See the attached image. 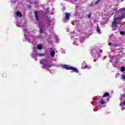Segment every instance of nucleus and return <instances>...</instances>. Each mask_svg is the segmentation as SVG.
<instances>
[{"mask_svg":"<svg viewBox=\"0 0 125 125\" xmlns=\"http://www.w3.org/2000/svg\"><path fill=\"white\" fill-rule=\"evenodd\" d=\"M100 29H99V26L98 25L97 26V32L98 34H101Z\"/></svg>","mask_w":125,"mask_h":125,"instance_id":"obj_8","label":"nucleus"},{"mask_svg":"<svg viewBox=\"0 0 125 125\" xmlns=\"http://www.w3.org/2000/svg\"><path fill=\"white\" fill-rule=\"evenodd\" d=\"M86 68H87V66H85V67L83 68V69H86Z\"/></svg>","mask_w":125,"mask_h":125,"instance_id":"obj_24","label":"nucleus"},{"mask_svg":"<svg viewBox=\"0 0 125 125\" xmlns=\"http://www.w3.org/2000/svg\"><path fill=\"white\" fill-rule=\"evenodd\" d=\"M121 72H125V67H122L121 68Z\"/></svg>","mask_w":125,"mask_h":125,"instance_id":"obj_14","label":"nucleus"},{"mask_svg":"<svg viewBox=\"0 0 125 125\" xmlns=\"http://www.w3.org/2000/svg\"><path fill=\"white\" fill-rule=\"evenodd\" d=\"M99 1H100V0H99L98 1L96 2V4H97Z\"/></svg>","mask_w":125,"mask_h":125,"instance_id":"obj_23","label":"nucleus"},{"mask_svg":"<svg viewBox=\"0 0 125 125\" xmlns=\"http://www.w3.org/2000/svg\"><path fill=\"white\" fill-rule=\"evenodd\" d=\"M108 45H109V46H111V45H112V43H109Z\"/></svg>","mask_w":125,"mask_h":125,"instance_id":"obj_21","label":"nucleus"},{"mask_svg":"<svg viewBox=\"0 0 125 125\" xmlns=\"http://www.w3.org/2000/svg\"><path fill=\"white\" fill-rule=\"evenodd\" d=\"M63 67L64 69H66V70H72V71H73V72H75V73H79L78 69L73 66H70L68 65H63Z\"/></svg>","mask_w":125,"mask_h":125,"instance_id":"obj_2","label":"nucleus"},{"mask_svg":"<svg viewBox=\"0 0 125 125\" xmlns=\"http://www.w3.org/2000/svg\"><path fill=\"white\" fill-rule=\"evenodd\" d=\"M122 80H123V81H125V75H123L122 76Z\"/></svg>","mask_w":125,"mask_h":125,"instance_id":"obj_15","label":"nucleus"},{"mask_svg":"<svg viewBox=\"0 0 125 125\" xmlns=\"http://www.w3.org/2000/svg\"><path fill=\"white\" fill-rule=\"evenodd\" d=\"M101 104H105V101H104L103 100H101Z\"/></svg>","mask_w":125,"mask_h":125,"instance_id":"obj_17","label":"nucleus"},{"mask_svg":"<svg viewBox=\"0 0 125 125\" xmlns=\"http://www.w3.org/2000/svg\"><path fill=\"white\" fill-rule=\"evenodd\" d=\"M119 75H120V74H116V78H117V77H119Z\"/></svg>","mask_w":125,"mask_h":125,"instance_id":"obj_22","label":"nucleus"},{"mask_svg":"<svg viewBox=\"0 0 125 125\" xmlns=\"http://www.w3.org/2000/svg\"><path fill=\"white\" fill-rule=\"evenodd\" d=\"M120 100H121V102L120 103V105L122 106L123 109H125V94L122 95L120 98ZM123 100H125L123 102Z\"/></svg>","mask_w":125,"mask_h":125,"instance_id":"obj_3","label":"nucleus"},{"mask_svg":"<svg viewBox=\"0 0 125 125\" xmlns=\"http://www.w3.org/2000/svg\"><path fill=\"white\" fill-rule=\"evenodd\" d=\"M95 49H94V50H93L92 51V52H91V54H92V55L94 57H96V56L97 55H98V54H97V52H96V53H94V52H95Z\"/></svg>","mask_w":125,"mask_h":125,"instance_id":"obj_5","label":"nucleus"},{"mask_svg":"<svg viewBox=\"0 0 125 125\" xmlns=\"http://www.w3.org/2000/svg\"><path fill=\"white\" fill-rule=\"evenodd\" d=\"M32 57H34V56H33V55H32Z\"/></svg>","mask_w":125,"mask_h":125,"instance_id":"obj_26","label":"nucleus"},{"mask_svg":"<svg viewBox=\"0 0 125 125\" xmlns=\"http://www.w3.org/2000/svg\"><path fill=\"white\" fill-rule=\"evenodd\" d=\"M37 56H40V57H42V56H44V54H36Z\"/></svg>","mask_w":125,"mask_h":125,"instance_id":"obj_13","label":"nucleus"},{"mask_svg":"<svg viewBox=\"0 0 125 125\" xmlns=\"http://www.w3.org/2000/svg\"><path fill=\"white\" fill-rule=\"evenodd\" d=\"M17 26H18V25H17Z\"/></svg>","mask_w":125,"mask_h":125,"instance_id":"obj_28","label":"nucleus"},{"mask_svg":"<svg viewBox=\"0 0 125 125\" xmlns=\"http://www.w3.org/2000/svg\"><path fill=\"white\" fill-rule=\"evenodd\" d=\"M113 30H115V29H114V28H113Z\"/></svg>","mask_w":125,"mask_h":125,"instance_id":"obj_29","label":"nucleus"},{"mask_svg":"<svg viewBox=\"0 0 125 125\" xmlns=\"http://www.w3.org/2000/svg\"><path fill=\"white\" fill-rule=\"evenodd\" d=\"M26 29H24V32H26Z\"/></svg>","mask_w":125,"mask_h":125,"instance_id":"obj_25","label":"nucleus"},{"mask_svg":"<svg viewBox=\"0 0 125 125\" xmlns=\"http://www.w3.org/2000/svg\"><path fill=\"white\" fill-rule=\"evenodd\" d=\"M117 14L118 16L114 19V21L112 25L113 28H116L117 27V24H118V21L123 20L124 18L125 17V8L120 9L118 11Z\"/></svg>","mask_w":125,"mask_h":125,"instance_id":"obj_1","label":"nucleus"},{"mask_svg":"<svg viewBox=\"0 0 125 125\" xmlns=\"http://www.w3.org/2000/svg\"><path fill=\"white\" fill-rule=\"evenodd\" d=\"M37 49H42V46L41 44L37 45Z\"/></svg>","mask_w":125,"mask_h":125,"instance_id":"obj_9","label":"nucleus"},{"mask_svg":"<svg viewBox=\"0 0 125 125\" xmlns=\"http://www.w3.org/2000/svg\"><path fill=\"white\" fill-rule=\"evenodd\" d=\"M16 15L18 17H22V15H21V13H20V12H17Z\"/></svg>","mask_w":125,"mask_h":125,"instance_id":"obj_7","label":"nucleus"},{"mask_svg":"<svg viewBox=\"0 0 125 125\" xmlns=\"http://www.w3.org/2000/svg\"><path fill=\"white\" fill-rule=\"evenodd\" d=\"M50 55H51V56H52V57H53V56H54V55H55V52H54V51L51 52Z\"/></svg>","mask_w":125,"mask_h":125,"instance_id":"obj_10","label":"nucleus"},{"mask_svg":"<svg viewBox=\"0 0 125 125\" xmlns=\"http://www.w3.org/2000/svg\"><path fill=\"white\" fill-rule=\"evenodd\" d=\"M83 41H84V39L83 38H82V39L80 40V42L83 43Z\"/></svg>","mask_w":125,"mask_h":125,"instance_id":"obj_16","label":"nucleus"},{"mask_svg":"<svg viewBox=\"0 0 125 125\" xmlns=\"http://www.w3.org/2000/svg\"><path fill=\"white\" fill-rule=\"evenodd\" d=\"M35 18L36 20H38V13H37V11H35Z\"/></svg>","mask_w":125,"mask_h":125,"instance_id":"obj_11","label":"nucleus"},{"mask_svg":"<svg viewBox=\"0 0 125 125\" xmlns=\"http://www.w3.org/2000/svg\"><path fill=\"white\" fill-rule=\"evenodd\" d=\"M91 17V14H89L88 15V18H90Z\"/></svg>","mask_w":125,"mask_h":125,"instance_id":"obj_18","label":"nucleus"},{"mask_svg":"<svg viewBox=\"0 0 125 125\" xmlns=\"http://www.w3.org/2000/svg\"><path fill=\"white\" fill-rule=\"evenodd\" d=\"M109 95V93H105L104 94L103 97H107V96H108Z\"/></svg>","mask_w":125,"mask_h":125,"instance_id":"obj_12","label":"nucleus"},{"mask_svg":"<svg viewBox=\"0 0 125 125\" xmlns=\"http://www.w3.org/2000/svg\"><path fill=\"white\" fill-rule=\"evenodd\" d=\"M40 63L43 65L45 67H48L49 68L51 66V65L49 63V62L47 61L46 60H43L40 61Z\"/></svg>","mask_w":125,"mask_h":125,"instance_id":"obj_4","label":"nucleus"},{"mask_svg":"<svg viewBox=\"0 0 125 125\" xmlns=\"http://www.w3.org/2000/svg\"><path fill=\"white\" fill-rule=\"evenodd\" d=\"M120 34H121V35H124L125 34V32L124 31H121L120 32Z\"/></svg>","mask_w":125,"mask_h":125,"instance_id":"obj_20","label":"nucleus"},{"mask_svg":"<svg viewBox=\"0 0 125 125\" xmlns=\"http://www.w3.org/2000/svg\"><path fill=\"white\" fill-rule=\"evenodd\" d=\"M65 19H67V20H69L70 19V16H71V14L69 13H65Z\"/></svg>","mask_w":125,"mask_h":125,"instance_id":"obj_6","label":"nucleus"},{"mask_svg":"<svg viewBox=\"0 0 125 125\" xmlns=\"http://www.w3.org/2000/svg\"><path fill=\"white\" fill-rule=\"evenodd\" d=\"M40 33L41 34H42V29L40 28Z\"/></svg>","mask_w":125,"mask_h":125,"instance_id":"obj_19","label":"nucleus"},{"mask_svg":"<svg viewBox=\"0 0 125 125\" xmlns=\"http://www.w3.org/2000/svg\"><path fill=\"white\" fill-rule=\"evenodd\" d=\"M12 1L13 2H14V1H13V0H12Z\"/></svg>","mask_w":125,"mask_h":125,"instance_id":"obj_27","label":"nucleus"}]
</instances>
